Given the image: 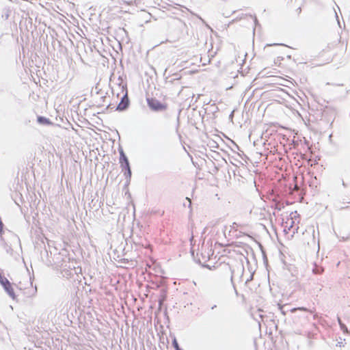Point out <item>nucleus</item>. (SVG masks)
Here are the masks:
<instances>
[{
    "mask_svg": "<svg viewBox=\"0 0 350 350\" xmlns=\"http://www.w3.org/2000/svg\"><path fill=\"white\" fill-rule=\"evenodd\" d=\"M342 186H343L344 187H347V184L345 183V181H344V180H342Z\"/></svg>",
    "mask_w": 350,
    "mask_h": 350,
    "instance_id": "nucleus-26",
    "label": "nucleus"
},
{
    "mask_svg": "<svg viewBox=\"0 0 350 350\" xmlns=\"http://www.w3.org/2000/svg\"><path fill=\"white\" fill-rule=\"evenodd\" d=\"M170 79V77H166V82H169L172 84L174 83L176 81H178L180 79L181 77L178 73H174Z\"/></svg>",
    "mask_w": 350,
    "mask_h": 350,
    "instance_id": "nucleus-7",
    "label": "nucleus"
},
{
    "mask_svg": "<svg viewBox=\"0 0 350 350\" xmlns=\"http://www.w3.org/2000/svg\"><path fill=\"white\" fill-rule=\"evenodd\" d=\"M216 308H217V306L216 305H213V306H211V310H214Z\"/></svg>",
    "mask_w": 350,
    "mask_h": 350,
    "instance_id": "nucleus-29",
    "label": "nucleus"
},
{
    "mask_svg": "<svg viewBox=\"0 0 350 350\" xmlns=\"http://www.w3.org/2000/svg\"><path fill=\"white\" fill-rule=\"evenodd\" d=\"M218 170L217 167H215L214 172H216Z\"/></svg>",
    "mask_w": 350,
    "mask_h": 350,
    "instance_id": "nucleus-31",
    "label": "nucleus"
},
{
    "mask_svg": "<svg viewBox=\"0 0 350 350\" xmlns=\"http://www.w3.org/2000/svg\"><path fill=\"white\" fill-rule=\"evenodd\" d=\"M146 102L148 107L152 111L161 112L165 111L167 109V105L163 103L155 98L147 97Z\"/></svg>",
    "mask_w": 350,
    "mask_h": 350,
    "instance_id": "nucleus-2",
    "label": "nucleus"
},
{
    "mask_svg": "<svg viewBox=\"0 0 350 350\" xmlns=\"http://www.w3.org/2000/svg\"><path fill=\"white\" fill-rule=\"evenodd\" d=\"M297 311H299V312H304L305 314H306V313H312V311L309 310L308 308H306L305 307L293 308L290 310V312L291 313H295Z\"/></svg>",
    "mask_w": 350,
    "mask_h": 350,
    "instance_id": "nucleus-8",
    "label": "nucleus"
},
{
    "mask_svg": "<svg viewBox=\"0 0 350 350\" xmlns=\"http://www.w3.org/2000/svg\"><path fill=\"white\" fill-rule=\"evenodd\" d=\"M3 227H4V224H3V221L0 219V235H2L4 232Z\"/></svg>",
    "mask_w": 350,
    "mask_h": 350,
    "instance_id": "nucleus-17",
    "label": "nucleus"
},
{
    "mask_svg": "<svg viewBox=\"0 0 350 350\" xmlns=\"http://www.w3.org/2000/svg\"><path fill=\"white\" fill-rule=\"evenodd\" d=\"M125 178H126V183H125V184L124 185V188L127 187L129 185V184L131 183V176H130V177L129 176H125Z\"/></svg>",
    "mask_w": 350,
    "mask_h": 350,
    "instance_id": "nucleus-14",
    "label": "nucleus"
},
{
    "mask_svg": "<svg viewBox=\"0 0 350 350\" xmlns=\"http://www.w3.org/2000/svg\"><path fill=\"white\" fill-rule=\"evenodd\" d=\"M338 322L340 329L343 331V332L347 333L348 332L347 327L342 323L340 317H338Z\"/></svg>",
    "mask_w": 350,
    "mask_h": 350,
    "instance_id": "nucleus-10",
    "label": "nucleus"
},
{
    "mask_svg": "<svg viewBox=\"0 0 350 350\" xmlns=\"http://www.w3.org/2000/svg\"><path fill=\"white\" fill-rule=\"evenodd\" d=\"M263 256H264V260H267V258H266V256H265V253H263Z\"/></svg>",
    "mask_w": 350,
    "mask_h": 350,
    "instance_id": "nucleus-33",
    "label": "nucleus"
},
{
    "mask_svg": "<svg viewBox=\"0 0 350 350\" xmlns=\"http://www.w3.org/2000/svg\"><path fill=\"white\" fill-rule=\"evenodd\" d=\"M129 105H130V100L128 96V93H127V90H126L125 94L122 97L120 103L116 106L115 111H124L129 108Z\"/></svg>",
    "mask_w": 350,
    "mask_h": 350,
    "instance_id": "nucleus-4",
    "label": "nucleus"
},
{
    "mask_svg": "<svg viewBox=\"0 0 350 350\" xmlns=\"http://www.w3.org/2000/svg\"><path fill=\"white\" fill-rule=\"evenodd\" d=\"M120 261H121L122 262H124V263H128L129 260V259H128V258H122V259L120 260Z\"/></svg>",
    "mask_w": 350,
    "mask_h": 350,
    "instance_id": "nucleus-22",
    "label": "nucleus"
},
{
    "mask_svg": "<svg viewBox=\"0 0 350 350\" xmlns=\"http://www.w3.org/2000/svg\"><path fill=\"white\" fill-rule=\"evenodd\" d=\"M184 8H185L188 12H189L192 15L196 16L198 18H199V19L202 21V23L203 24H204V25H205V26H206L208 29H211V31H213V29L210 27V25H208V24L206 23V21H204V19H203L200 16H199L198 14H197L194 13L193 12L191 11L189 9H188V8H185V7H184Z\"/></svg>",
    "mask_w": 350,
    "mask_h": 350,
    "instance_id": "nucleus-9",
    "label": "nucleus"
},
{
    "mask_svg": "<svg viewBox=\"0 0 350 350\" xmlns=\"http://www.w3.org/2000/svg\"><path fill=\"white\" fill-rule=\"evenodd\" d=\"M254 23H255L256 26L260 25V24L258 23V21L257 20V18L256 16H254Z\"/></svg>",
    "mask_w": 350,
    "mask_h": 350,
    "instance_id": "nucleus-21",
    "label": "nucleus"
},
{
    "mask_svg": "<svg viewBox=\"0 0 350 350\" xmlns=\"http://www.w3.org/2000/svg\"><path fill=\"white\" fill-rule=\"evenodd\" d=\"M273 45H283V46H286L285 44H276V43L267 44V46H273Z\"/></svg>",
    "mask_w": 350,
    "mask_h": 350,
    "instance_id": "nucleus-24",
    "label": "nucleus"
},
{
    "mask_svg": "<svg viewBox=\"0 0 350 350\" xmlns=\"http://www.w3.org/2000/svg\"><path fill=\"white\" fill-rule=\"evenodd\" d=\"M308 313L305 314L304 312H302V314H299V315L295 316V317L302 318L304 319H308Z\"/></svg>",
    "mask_w": 350,
    "mask_h": 350,
    "instance_id": "nucleus-16",
    "label": "nucleus"
},
{
    "mask_svg": "<svg viewBox=\"0 0 350 350\" xmlns=\"http://www.w3.org/2000/svg\"><path fill=\"white\" fill-rule=\"evenodd\" d=\"M172 345L175 350H177L178 348H180L178 343L177 339L175 336H174V338L172 339Z\"/></svg>",
    "mask_w": 350,
    "mask_h": 350,
    "instance_id": "nucleus-12",
    "label": "nucleus"
},
{
    "mask_svg": "<svg viewBox=\"0 0 350 350\" xmlns=\"http://www.w3.org/2000/svg\"><path fill=\"white\" fill-rule=\"evenodd\" d=\"M124 3H126L127 5H132V4H133V0H131V1H124Z\"/></svg>",
    "mask_w": 350,
    "mask_h": 350,
    "instance_id": "nucleus-25",
    "label": "nucleus"
},
{
    "mask_svg": "<svg viewBox=\"0 0 350 350\" xmlns=\"http://www.w3.org/2000/svg\"><path fill=\"white\" fill-rule=\"evenodd\" d=\"M203 267H207L209 269H211V267H210V266L208 265H203Z\"/></svg>",
    "mask_w": 350,
    "mask_h": 350,
    "instance_id": "nucleus-30",
    "label": "nucleus"
},
{
    "mask_svg": "<svg viewBox=\"0 0 350 350\" xmlns=\"http://www.w3.org/2000/svg\"><path fill=\"white\" fill-rule=\"evenodd\" d=\"M211 107V109H210V111L213 114L215 113L216 112H217L219 110L218 107L215 105V103L212 104Z\"/></svg>",
    "mask_w": 350,
    "mask_h": 350,
    "instance_id": "nucleus-13",
    "label": "nucleus"
},
{
    "mask_svg": "<svg viewBox=\"0 0 350 350\" xmlns=\"http://www.w3.org/2000/svg\"><path fill=\"white\" fill-rule=\"evenodd\" d=\"M214 253V251L212 250V248L208 250V252H204L201 253L202 259L205 262L207 260L210 259L211 255H213Z\"/></svg>",
    "mask_w": 350,
    "mask_h": 350,
    "instance_id": "nucleus-6",
    "label": "nucleus"
},
{
    "mask_svg": "<svg viewBox=\"0 0 350 350\" xmlns=\"http://www.w3.org/2000/svg\"><path fill=\"white\" fill-rule=\"evenodd\" d=\"M235 226H237V224L236 222H234V223L232 224V226H231V227H232V228H234V227H235Z\"/></svg>",
    "mask_w": 350,
    "mask_h": 350,
    "instance_id": "nucleus-28",
    "label": "nucleus"
},
{
    "mask_svg": "<svg viewBox=\"0 0 350 350\" xmlns=\"http://www.w3.org/2000/svg\"><path fill=\"white\" fill-rule=\"evenodd\" d=\"M230 271H231V282H232V279H233V276H234V272H235V269H232L230 267Z\"/></svg>",
    "mask_w": 350,
    "mask_h": 350,
    "instance_id": "nucleus-19",
    "label": "nucleus"
},
{
    "mask_svg": "<svg viewBox=\"0 0 350 350\" xmlns=\"http://www.w3.org/2000/svg\"><path fill=\"white\" fill-rule=\"evenodd\" d=\"M36 293H37V287H36V286H35V287L31 289V293L27 294V295L28 297H30L31 295L33 296L36 294Z\"/></svg>",
    "mask_w": 350,
    "mask_h": 350,
    "instance_id": "nucleus-15",
    "label": "nucleus"
},
{
    "mask_svg": "<svg viewBox=\"0 0 350 350\" xmlns=\"http://www.w3.org/2000/svg\"><path fill=\"white\" fill-rule=\"evenodd\" d=\"M120 159L119 162L120 164V167L122 168V171L124 173V176H131L132 172L130 165V163L127 156L124 152L123 149L120 148L119 149Z\"/></svg>",
    "mask_w": 350,
    "mask_h": 350,
    "instance_id": "nucleus-1",
    "label": "nucleus"
},
{
    "mask_svg": "<svg viewBox=\"0 0 350 350\" xmlns=\"http://www.w3.org/2000/svg\"><path fill=\"white\" fill-rule=\"evenodd\" d=\"M107 97L105 96H102L101 98L103 100V101H105V99Z\"/></svg>",
    "mask_w": 350,
    "mask_h": 350,
    "instance_id": "nucleus-32",
    "label": "nucleus"
},
{
    "mask_svg": "<svg viewBox=\"0 0 350 350\" xmlns=\"http://www.w3.org/2000/svg\"><path fill=\"white\" fill-rule=\"evenodd\" d=\"M237 271H240L241 272V273L243 274V271H244V267H243V266L238 267H237Z\"/></svg>",
    "mask_w": 350,
    "mask_h": 350,
    "instance_id": "nucleus-20",
    "label": "nucleus"
},
{
    "mask_svg": "<svg viewBox=\"0 0 350 350\" xmlns=\"http://www.w3.org/2000/svg\"><path fill=\"white\" fill-rule=\"evenodd\" d=\"M124 250H125V246H123L122 245V243L118 246V248H116L115 250H114V252L115 253H119L120 252H121L122 253V255H126V253L124 252Z\"/></svg>",
    "mask_w": 350,
    "mask_h": 350,
    "instance_id": "nucleus-11",
    "label": "nucleus"
},
{
    "mask_svg": "<svg viewBox=\"0 0 350 350\" xmlns=\"http://www.w3.org/2000/svg\"><path fill=\"white\" fill-rule=\"evenodd\" d=\"M198 262H199L200 264H201V263H202V262H201V260H200V259L198 260Z\"/></svg>",
    "mask_w": 350,
    "mask_h": 350,
    "instance_id": "nucleus-34",
    "label": "nucleus"
},
{
    "mask_svg": "<svg viewBox=\"0 0 350 350\" xmlns=\"http://www.w3.org/2000/svg\"><path fill=\"white\" fill-rule=\"evenodd\" d=\"M287 57H288V58H289V59L291 57V55H288Z\"/></svg>",
    "mask_w": 350,
    "mask_h": 350,
    "instance_id": "nucleus-36",
    "label": "nucleus"
},
{
    "mask_svg": "<svg viewBox=\"0 0 350 350\" xmlns=\"http://www.w3.org/2000/svg\"><path fill=\"white\" fill-rule=\"evenodd\" d=\"M37 122L38 124L44 126H51L53 125V122L48 118L42 116H37Z\"/></svg>",
    "mask_w": 350,
    "mask_h": 350,
    "instance_id": "nucleus-5",
    "label": "nucleus"
},
{
    "mask_svg": "<svg viewBox=\"0 0 350 350\" xmlns=\"http://www.w3.org/2000/svg\"><path fill=\"white\" fill-rule=\"evenodd\" d=\"M107 109H113V107H111V104H109L107 107Z\"/></svg>",
    "mask_w": 350,
    "mask_h": 350,
    "instance_id": "nucleus-27",
    "label": "nucleus"
},
{
    "mask_svg": "<svg viewBox=\"0 0 350 350\" xmlns=\"http://www.w3.org/2000/svg\"><path fill=\"white\" fill-rule=\"evenodd\" d=\"M279 309L283 315L286 314V311L284 310V306H280Z\"/></svg>",
    "mask_w": 350,
    "mask_h": 350,
    "instance_id": "nucleus-18",
    "label": "nucleus"
},
{
    "mask_svg": "<svg viewBox=\"0 0 350 350\" xmlns=\"http://www.w3.org/2000/svg\"><path fill=\"white\" fill-rule=\"evenodd\" d=\"M6 18H8V14H5Z\"/></svg>",
    "mask_w": 350,
    "mask_h": 350,
    "instance_id": "nucleus-35",
    "label": "nucleus"
},
{
    "mask_svg": "<svg viewBox=\"0 0 350 350\" xmlns=\"http://www.w3.org/2000/svg\"><path fill=\"white\" fill-rule=\"evenodd\" d=\"M0 284L6 292V293L13 300H16V295L12 286V284L0 272Z\"/></svg>",
    "mask_w": 350,
    "mask_h": 350,
    "instance_id": "nucleus-3",
    "label": "nucleus"
},
{
    "mask_svg": "<svg viewBox=\"0 0 350 350\" xmlns=\"http://www.w3.org/2000/svg\"><path fill=\"white\" fill-rule=\"evenodd\" d=\"M253 279V275H251L248 279L246 280L245 284H247L249 282H250Z\"/></svg>",
    "mask_w": 350,
    "mask_h": 350,
    "instance_id": "nucleus-23",
    "label": "nucleus"
}]
</instances>
